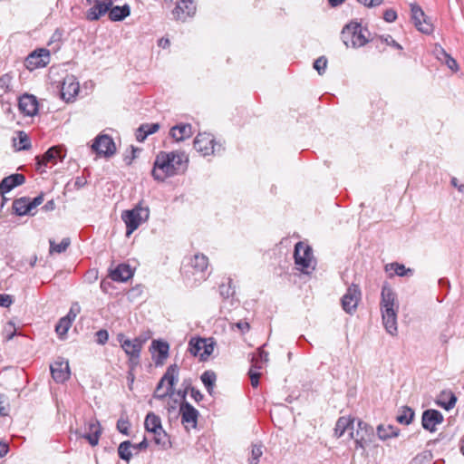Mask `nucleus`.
I'll use <instances>...</instances> for the list:
<instances>
[{"label":"nucleus","mask_w":464,"mask_h":464,"mask_svg":"<svg viewBox=\"0 0 464 464\" xmlns=\"http://www.w3.org/2000/svg\"><path fill=\"white\" fill-rule=\"evenodd\" d=\"M192 127L188 123H180L173 126L169 130L170 137L176 141H182L192 136Z\"/></svg>","instance_id":"nucleus-26"},{"label":"nucleus","mask_w":464,"mask_h":464,"mask_svg":"<svg viewBox=\"0 0 464 464\" xmlns=\"http://www.w3.org/2000/svg\"><path fill=\"white\" fill-rule=\"evenodd\" d=\"M196 12V5L192 0H180L172 14L177 20L185 21Z\"/></svg>","instance_id":"nucleus-23"},{"label":"nucleus","mask_w":464,"mask_h":464,"mask_svg":"<svg viewBox=\"0 0 464 464\" xmlns=\"http://www.w3.org/2000/svg\"><path fill=\"white\" fill-rule=\"evenodd\" d=\"M178 378L179 367L176 364L169 366L156 387L154 397L161 400L167 396L172 395L174 392V385L178 382Z\"/></svg>","instance_id":"nucleus-8"},{"label":"nucleus","mask_w":464,"mask_h":464,"mask_svg":"<svg viewBox=\"0 0 464 464\" xmlns=\"http://www.w3.org/2000/svg\"><path fill=\"white\" fill-rule=\"evenodd\" d=\"M130 423L127 417L121 416L117 421V430L119 432L128 436Z\"/></svg>","instance_id":"nucleus-43"},{"label":"nucleus","mask_w":464,"mask_h":464,"mask_svg":"<svg viewBox=\"0 0 464 464\" xmlns=\"http://www.w3.org/2000/svg\"><path fill=\"white\" fill-rule=\"evenodd\" d=\"M49 62V51L40 49L30 53L24 62L25 67L33 71L36 68L44 67Z\"/></svg>","instance_id":"nucleus-18"},{"label":"nucleus","mask_w":464,"mask_h":464,"mask_svg":"<svg viewBox=\"0 0 464 464\" xmlns=\"http://www.w3.org/2000/svg\"><path fill=\"white\" fill-rule=\"evenodd\" d=\"M71 325L72 324H70V319L61 318L55 326V332L61 338H63L66 335Z\"/></svg>","instance_id":"nucleus-40"},{"label":"nucleus","mask_w":464,"mask_h":464,"mask_svg":"<svg viewBox=\"0 0 464 464\" xmlns=\"http://www.w3.org/2000/svg\"><path fill=\"white\" fill-rule=\"evenodd\" d=\"M13 209L18 216L29 214L32 210L29 199L26 198L15 199L13 203Z\"/></svg>","instance_id":"nucleus-32"},{"label":"nucleus","mask_w":464,"mask_h":464,"mask_svg":"<svg viewBox=\"0 0 464 464\" xmlns=\"http://www.w3.org/2000/svg\"><path fill=\"white\" fill-rule=\"evenodd\" d=\"M13 76L10 73H5L0 77V88L5 92H12Z\"/></svg>","instance_id":"nucleus-42"},{"label":"nucleus","mask_w":464,"mask_h":464,"mask_svg":"<svg viewBox=\"0 0 464 464\" xmlns=\"http://www.w3.org/2000/svg\"><path fill=\"white\" fill-rule=\"evenodd\" d=\"M266 364V363H262L261 362V359L257 358V356L256 354L252 355L251 368L250 369H254L256 371H258V370L263 369Z\"/></svg>","instance_id":"nucleus-52"},{"label":"nucleus","mask_w":464,"mask_h":464,"mask_svg":"<svg viewBox=\"0 0 464 464\" xmlns=\"http://www.w3.org/2000/svg\"><path fill=\"white\" fill-rule=\"evenodd\" d=\"M25 181V177L23 174H12L8 177H5L0 182V193L5 195L10 192L13 188L17 186L24 184Z\"/></svg>","instance_id":"nucleus-25"},{"label":"nucleus","mask_w":464,"mask_h":464,"mask_svg":"<svg viewBox=\"0 0 464 464\" xmlns=\"http://www.w3.org/2000/svg\"><path fill=\"white\" fill-rule=\"evenodd\" d=\"M254 354H256L257 358L261 359L262 363H267L268 353L264 350V346L259 347Z\"/></svg>","instance_id":"nucleus-54"},{"label":"nucleus","mask_w":464,"mask_h":464,"mask_svg":"<svg viewBox=\"0 0 464 464\" xmlns=\"http://www.w3.org/2000/svg\"><path fill=\"white\" fill-rule=\"evenodd\" d=\"M232 280L228 279L227 284H222L219 286V293L224 298L233 296L235 289L231 286Z\"/></svg>","instance_id":"nucleus-44"},{"label":"nucleus","mask_w":464,"mask_h":464,"mask_svg":"<svg viewBox=\"0 0 464 464\" xmlns=\"http://www.w3.org/2000/svg\"><path fill=\"white\" fill-rule=\"evenodd\" d=\"M327 66V60L324 56H321L316 59L314 63V68L318 72L320 75L324 73Z\"/></svg>","instance_id":"nucleus-45"},{"label":"nucleus","mask_w":464,"mask_h":464,"mask_svg":"<svg viewBox=\"0 0 464 464\" xmlns=\"http://www.w3.org/2000/svg\"><path fill=\"white\" fill-rule=\"evenodd\" d=\"M390 270H393L394 274L398 276H412L413 274L412 269L406 268L404 265L397 262L390 263L385 266V271L388 272Z\"/></svg>","instance_id":"nucleus-33"},{"label":"nucleus","mask_w":464,"mask_h":464,"mask_svg":"<svg viewBox=\"0 0 464 464\" xmlns=\"http://www.w3.org/2000/svg\"><path fill=\"white\" fill-rule=\"evenodd\" d=\"M414 417V411L409 407H402L396 420L399 423L408 425L411 422Z\"/></svg>","instance_id":"nucleus-37"},{"label":"nucleus","mask_w":464,"mask_h":464,"mask_svg":"<svg viewBox=\"0 0 464 464\" xmlns=\"http://www.w3.org/2000/svg\"><path fill=\"white\" fill-rule=\"evenodd\" d=\"M381 312L383 325L391 335L397 334V313L399 303L396 293L385 283L382 286L381 292Z\"/></svg>","instance_id":"nucleus-3"},{"label":"nucleus","mask_w":464,"mask_h":464,"mask_svg":"<svg viewBox=\"0 0 464 464\" xmlns=\"http://www.w3.org/2000/svg\"><path fill=\"white\" fill-rule=\"evenodd\" d=\"M182 385L184 386V390L182 392H179L178 394L180 395L183 399L189 392L192 399L195 401L199 402L203 399V394L195 387H192L189 382L187 383L186 381L183 382Z\"/></svg>","instance_id":"nucleus-34"},{"label":"nucleus","mask_w":464,"mask_h":464,"mask_svg":"<svg viewBox=\"0 0 464 464\" xmlns=\"http://www.w3.org/2000/svg\"><path fill=\"white\" fill-rule=\"evenodd\" d=\"M117 340L121 344L127 356L129 362L132 366H135L140 362V352L145 343L140 337H136L133 340L127 338L123 334L117 335Z\"/></svg>","instance_id":"nucleus-9"},{"label":"nucleus","mask_w":464,"mask_h":464,"mask_svg":"<svg viewBox=\"0 0 464 464\" xmlns=\"http://www.w3.org/2000/svg\"><path fill=\"white\" fill-rule=\"evenodd\" d=\"M295 263L296 268L304 274H310L315 267V260L311 246L304 242H298L295 246Z\"/></svg>","instance_id":"nucleus-7"},{"label":"nucleus","mask_w":464,"mask_h":464,"mask_svg":"<svg viewBox=\"0 0 464 464\" xmlns=\"http://www.w3.org/2000/svg\"><path fill=\"white\" fill-rule=\"evenodd\" d=\"M208 258L203 254H196L183 266L185 281L189 286H196L208 278Z\"/></svg>","instance_id":"nucleus-4"},{"label":"nucleus","mask_w":464,"mask_h":464,"mask_svg":"<svg viewBox=\"0 0 464 464\" xmlns=\"http://www.w3.org/2000/svg\"><path fill=\"white\" fill-rule=\"evenodd\" d=\"M18 108L26 116H34L38 111V102L35 96L24 94L18 102Z\"/></svg>","instance_id":"nucleus-24"},{"label":"nucleus","mask_w":464,"mask_h":464,"mask_svg":"<svg viewBox=\"0 0 464 464\" xmlns=\"http://www.w3.org/2000/svg\"><path fill=\"white\" fill-rule=\"evenodd\" d=\"M159 45L163 47V48H166L167 46L169 45V39H164V38H161L159 42Z\"/></svg>","instance_id":"nucleus-64"},{"label":"nucleus","mask_w":464,"mask_h":464,"mask_svg":"<svg viewBox=\"0 0 464 464\" xmlns=\"http://www.w3.org/2000/svg\"><path fill=\"white\" fill-rule=\"evenodd\" d=\"M377 435L380 440H386L391 438H395L399 435V430L392 425L380 424L377 427Z\"/></svg>","instance_id":"nucleus-30"},{"label":"nucleus","mask_w":464,"mask_h":464,"mask_svg":"<svg viewBox=\"0 0 464 464\" xmlns=\"http://www.w3.org/2000/svg\"><path fill=\"white\" fill-rule=\"evenodd\" d=\"M43 201H44L43 195H39V196L35 197L32 201L29 200L31 208L32 209L35 208L37 206L41 205L43 203Z\"/></svg>","instance_id":"nucleus-58"},{"label":"nucleus","mask_w":464,"mask_h":464,"mask_svg":"<svg viewBox=\"0 0 464 464\" xmlns=\"http://www.w3.org/2000/svg\"><path fill=\"white\" fill-rule=\"evenodd\" d=\"M150 213L149 207L142 202L131 209L122 211L121 219L126 225V237H129L141 224L145 223L150 218Z\"/></svg>","instance_id":"nucleus-6"},{"label":"nucleus","mask_w":464,"mask_h":464,"mask_svg":"<svg viewBox=\"0 0 464 464\" xmlns=\"http://www.w3.org/2000/svg\"><path fill=\"white\" fill-rule=\"evenodd\" d=\"M9 450V446L7 443L0 441V459L5 457Z\"/></svg>","instance_id":"nucleus-61"},{"label":"nucleus","mask_w":464,"mask_h":464,"mask_svg":"<svg viewBox=\"0 0 464 464\" xmlns=\"http://www.w3.org/2000/svg\"><path fill=\"white\" fill-rule=\"evenodd\" d=\"M200 379H201L203 384L205 385L208 392L209 394H211L215 382L217 380L216 373L212 371H206L202 373Z\"/></svg>","instance_id":"nucleus-36"},{"label":"nucleus","mask_w":464,"mask_h":464,"mask_svg":"<svg viewBox=\"0 0 464 464\" xmlns=\"http://www.w3.org/2000/svg\"><path fill=\"white\" fill-rule=\"evenodd\" d=\"M76 317V313L73 311L72 308H71V310L69 311V313L67 314L66 316H64L63 318H68L70 319V324H72V321L75 319Z\"/></svg>","instance_id":"nucleus-63"},{"label":"nucleus","mask_w":464,"mask_h":464,"mask_svg":"<svg viewBox=\"0 0 464 464\" xmlns=\"http://www.w3.org/2000/svg\"><path fill=\"white\" fill-rule=\"evenodd\" d=\"M263 455L262 445H252L251 457L248 459L249 464H257L260 457Z\"/></svg>","instance_id":"nucleus-41"},{"label":"nucleus","mask_w":464,"mask_h":464,"mask_svg":"<svg viewBox=\"0 0 464 464\" xmlns=\"http://www.w3.org/2000/svg\"><path fill=\"white\" fill-rule=\"evenodd\" d=\"M130 14V8L129 5H124L122 6H112L108 12L109 18L111 21L118 22L122 21Z\"/></svg>","instance_id":"nucleus-28"},{"label":"nucleus","mask_w":464,"mask_h":464,"mask_svg":"<svg viewBox=\"0 0 464 464\" xmlns=\"http://www.w3.org/2000/svg\"><path fill=\"white\" fill-rule=\"evenodd\" d=\"M370 33L357 22H351L342 30V39L347 47L359 48L369 42Z\"/></svg>","instance_id":"nucleus-5"},{"label":"nucleus","mask_w":464,"mask_h":464,"mask_svg":"<svg viewBox=\"0 0 464 464\" xmlns=\"http://www.w3.org/2000/svg\"><path fill=\"white\" fill-rule=\"evenodd\" d=\"M179 414L181 416V423L186 430H188L197 427L199 413L190 403L183 401L179 406Z\"/></svg>","instance_id":"nucleus-14"},{"label":"nucleus","mask_w":464,"mask_h":464,"mask_svg":"<svg viewBox=\"0 0 464 464\" xmlns=\"http://www.w3.org/2000/svg\"><path fill=\"white\" fill-rule=\"evenodd\" d=\"M361 298V291L357 285H352L348 287L347 292L344 294V295L342 298V306L343 309L352 314L353 312H355L358 302Z\"/></svg>","instance_id":"nucleus-16"},{"label":"nucleus","mask_w":464,"mask_h":464,"mask_svg":"<svg viewBox=\"0 0 464 464\" xmlns=\"http://www.w3.org/2000/svg\"><path fill=\"white\" fill-rule=\"evenodd\" d=\"M93 5L87 11L86 19L89 21H97L102 15L109 12L113 5L112 0L92 1Z\"/></svg>","instance_id":"nucleus-19"},{"label":"nucleus","mask_w":464,"mask_h":464,"mask_svg":"<svg viewBox=\"0 0 464 464\" xmlns=\"http://www.w3.org/2000/svg\"><path fill=\"white\" fill-rule=\"evenodd\" d=\"M151 433L154 434V442L157 445L166 448L167 445L169 443V436L162 427H160V430H157L156 431H152Z\"/></svg>","instance_id":"nucleus-38"},{"label":"nucleus","mask_w":464,"mask_h":464,"mask_svg":"<svg viewBox=\"0 0 464 464\" xmlns=\"http://www.w3.org/2000/svg\"><path fill=\"white\" fill-rule=\"evenodd\" d=\"M440 52L446 57V64L448 65V67L451 70L456 71L458 69V63H457L456 60L453 59L452 57H450L449 54H447L443 49H440Z\"/></svg>","instance_id":"nucleus-53"},{"label":"nucleus","mask_w":464,"mask_h":464,"mask_svg":"<svg viewBox=\"0 0 464 464\" xmlns=\"http://www.w3.org/2000/svg\"><path fill=\"white\" fill-rule=\"evenodd\" d=\"M411 19L418 31L430 34L433 31L432 24L428 20L426 14L420 5L411 4Z\"/></svg>","instance_id":"nucleus-13"},{"label":"nucleus","mask_w":464,"mask_h":464,"mask_svg":"<svg viewBox=\"0 0 464 464\" xmlns=\"http://www.w3.org/2000/svg\"><path fill=\"white\" fill-rule=\"evenodd\" d=\"M194 148L203 156L219 153L223 150L221 144L216 143L209 133H198L194 140Z\"/></svg>","instance_id":"nucleus-10"},{"label":"nucleus","mask_w":464,"mask_h":464,"mask_svg":"<svg viewBox=\"0 0 464 464\" xmlns=\"http://www.w3.org/2000/svg\"><path fill=\"white\" fill-rule=\"evenodd\" d=\"M367 7H374L382 4L383 0H357Z\"/></svg>","instance_id":"nucleus-57"},{"label":"nucleus","mask_w":464,"mask_h":464,"mask_svg":"<svg viewBox=\"0 0 464 464\" xmlns=\"http://www.w3.org/2000/svg\"><path fill=\"white\" fill-rule=\"evenodd\" d=\"M132 444L129 440L122 441L119 447H118V454L119 457L125 460L126 462H129L132 457Z\"/></svg>","instance_id":"nucleus-35"},{"label":"nucleus","mask_w":464,"mask_h":464,"mask_svg":"<svg viewBox=\"0 0 464 464\" xmlns=\"http://www.w3.org/2000/svg\"><path fill=\"white\" fill-rule=\"evenodd\" d=\"M2 396H0V416H5L8 413L7 409L3 405Z\"/></svg>","instance_id":"nucleus-62"},{"label":"nucleus","mask_w":464,"mask_h":464,"mask_svg":"<svg viewBox=\"0 0 464 464\" xmlns=\"http://www.w3.org/2000/svg\"><path fill=\"white\" fill-rule=\"evenodd\" d=\"M80 90V84L74 75H66L61 83V98L72 102Z\"/></svg>","instance_id":"nucleus-15"},{"label":"nucleus","mask_w":464,"mask_h":464,"mask_svg":"<svg viewBox=\"0 0 464 464\" xmlns=\"http://www.w3.org/2000/svg\"><path fill=\"white\" fill-rule=\"evenodd\" d=\"M96 337L97 343L103 345L107 343L109 339V334L106 330L102 329L96 333Z\"/></svg>","instance_id":"nucleus-49"},{"label":"nucleus","mask_w":464,"mask_h":464,"mask_svg":"<svg viewBox=\"0 0 464 464\" xmlns=\"http://www.w3.org/2000/svg\"><path fill=\"white\" fill-rule=\"evenodd\" d=\"M383 19L388 23H392L397 19V13L394 9H387L383 13Z\"/></svg>","instance_id":"nucleus-51"},{"label":"nucleus","mask_w":464,"mask_h":464,"mask_svg":"<svg viewBox=\"0 0 464 464\" xmlns=\"http://www.w3.org/2000/svg\"><path fill=\"white\" fill-rule=\"evenodd\" d=\"M12 304H13V299H12L11 295L0 294V306L7 308Z\"/></svg>","instance_id":"nucleus-55"},{"label":"nucleus","mask_w":464,"mask_h":464,"mask_svg":"<svg viewBox=\"0 0 464 464\" xmlns=\"http://www.w3.org/2000/svg\"><path fill=\"white\" fill-rule=\"evenodd\" d=\"M49 243H50V253L53 254L55 252V253L60 254V253L66 251V249L68 248V246L71 244V241L68 237H65L61 241L60 244H55V242L53 240H50Z\"/></svg>","instance_id":"nucleus-39"},{"label":"nucleus","mask_w":464,"mask_h":464,"mask_svg":"<svg viewBox=\"0 0 464 464\" xmlns=\"http://www.w3.org/2000/svg\"><path fill=\"white\" fill-rule=\"evenodd\" d=\"M65 157V151L62 146H53L50 148L44 155L37 157L38 165L47 167L49 163L56 164L57 160H62Z\"/></svg>","instance_id":"nucleus-20"},{"label":"nucleus","mask_w":464,"mask_h":464,"mask_svg":"<svg viewBox=\"0 0 464 464\" xmlns=\"http://www.w3.org/2000/svg\"><path fill=\"white\" fill-rule=\"evenodd\" d=\"M133 276V272L129 265H119L111 274V277L116 282H125Z\"/></svg>","instance_id":"nucleus-27"},{"label":"nucleus","mask_w":464,"mask_h":464,"mask_svg":"<svg viewBox=\"0 0 464 464\" xmlns=\"http://www.w3.org/2000/svg\"><path fill=\"white\" fill-rule=\"evenodd\" d=\"M102 434V427L96 419H92L84 425V432L79 435L84 438L92 446H96Z\"/></svg>","instance_id":"nucleus-17"},{"label":"nucleus","mask_w":464,"mask_h":464,"mask_svg":"<svg viewBox=\"0 0 464 464\" xmlns=\"http://www.w3.org/2000/svg\"><path fill=\"white\" fill-rule=\"evenodd\" d=\"M248 375H249V378H250V381H251V385L254 388H256L258 386V384H259V378L261 376V373L258 371H256L254 369H250L249 372H248Z\"/></svg>","instance_id":"nucleus-46"},{"label":"nucleus","mask_w":464,"mask_h":464,"mask_svg":"<svg viewBox=\"0 0 464 464\" xmlns=\"http://www.w3.org/2000/svg\"><path fill=\"white\" fill-rule=\"evenodd\" d=\"M188 156L182 151H160L154 161L151 174L158 181L178 175L186 169Z\"/></svg>","instance_id":"nucleus-1"},{"label":"nucleus","mask_w":464,"mask_h":464,"mask_svg":"<svg viewBox=\"0 0 464 464\" xmlns=\"http://www.w3.org/2000/svg\"><path fill=\"white\" fill-rule=\"evenodd\" d=\"M52 377L56 382H64L70 377V367L68 361L57 360L50 366Z\"/></svg>","instance_id":"nucleus-21"},{"label":"nucleus","mask_w":464,"mask_h":464,"mask_svg":"<svg viewBox=\"0 0 464 464\" xmlns=\"http://www.w3.org/2000/svg\"><path fill=\"white\" fill-rule=\"evenodd\" d=\"M215 343L212 339L192 338L188 343V351L194 356H199L205 361L214 352Z\"/></svg>","instance_id":"nucleus-11"},{"label":"nucleus","mask_w":464,"mask_h":464,"mask_svg":"<svg viewBox=\"0 0 464 464\" xmlns=\"http://www.w3.org/2000/svg\"><path fill=\"white\" fill-rule=\"evenodd\" d=\"M19 139L21 150H27L30 148V140L25 134L21 133Z\"/></svg>","instance_id":"nucleus-56"},{"label":"nucleus","mask_w":464,"mask_h":464,"mask_svg":"<svg viewBox=\"0 0 464 464\" xmlns=\"http://www.w3.org/2000/svg\"><path fill=\"white\" fill-rule=\"evenodd\" d=\"M353 419L350 417H340L335 424L334 435L341 438L346 431H349V439L354 440L356 449L364 450L372 442L373 429L362 420L358 421V429L353 431Z\"/></svg>","instance_id":"nucleus-2"},{"label":"nucleus","mask_w":464,"mask_h":464,"mask_svg":"<svg viewBox=\"0 0 464 464\" xmlns=\"http://www.w3.org/2000/svg\"><path fill=\"white\" fill-rule=\"evenodd\" d=\"M160 129L159 123H146L141 125V130H143L146 131V133L149 135L153 134L157 132Z\"/></svg>","instance_id":"nucleus-48"},{"label":"nucleus","mask_w":464,"mask_h":464,"mask_svg":"<svg viewBox=\"0 0 464 464\" xmlns=\"http://www.w3.org/2000/svg\"><path fill=\"white\" fill-rule=\"evenodd\" d=\"M151 349L158 353V360L156 363L162 362L169 356V345L167 342L161 340H153Z\"/></svg>","instance_id":"nucleus-29"},{"label":"nucleus","mask_w":464,"mask_h":464,"mask_svg":"<svg viewBox=\"0 0 464 464\" xmlns=\"http://www.w3.org/2000/svg\"><path fill=\"white\" fill-rule=\"evenodd\" d=\"M380 40L382 42V43H385L386 44L388 45H392L393 47H395L396 49H399V50H401L402 47L400 44H398L391 35L387 34V35H382L380 36Z\"/></svg>","instance_id":"nucleus-47"},{"label":"nucleus","mask_w":464,"mask_h":464,"mask_svg":"<svg viewBox=\"0 0 464 464\" xmlns=\"http://www.w3.org/2000/svg\"><path fill=\"white\" fill-rule=\"evenodd\" d=\"M145 430L149 432L156 431L157 430H160L161 420L160 418L153 412H149L144 420Z\"/></svg>","instance_id":"nucleus-31"},{"label":"nucleus","mask_w":464,"mask_h":464,"mask_svg":"<svg viewBox=\"0 0 464 464\" xmlns=\"http://www.w3.org/2000/svg\"><path fill=\"white\" fill-rule=\"evenodd\" d=\"M147 137H148V134L146 133V131L144 130H143V131L141 130V125H140L136 132L137 140L140 142H142L143 140H145V139Z\"/></svg>","instance_id":"nucleus-59"},{"label":"nucleus","mask_w":464,"mask_h":464,"mask_svg":"<svg viewBox=\"0 0 464 464\" xmlns=\"http://www.w3.org/2000/svg\"><path fill=\"white\" fill-rule=\"evenodd\" d=\"M457 402V398L456 396L453 394V393H450V399L447 402H440V405L447 410V411H450L451 410L452 408H454L455 404Z\"/></svg>","instance_id":"nucleus-50"},{"label":"nucleus","mask_w":464,"mask_h":464,"mask_svg":"<svg viewBox=\"0 0 464 464\" xmlns=\"http://www.w3.org/2000/svg\"><path fill=\"white\" fill-rule=\"evenodd\" d=\"M92 149L99 156L106 158H110L116 153V145L112 138L107 134L98 135L93 140Z\"/></svg>","instance_id":"nucleus-12"},{"label":"nucleus","mask_w":464,"mask_h":464,"mask_svg":"<svg viewBox=\"0 0 464 464\" xmlns=\"http://www.w3.org/2000/svg\"><path fill=\"white\" fill-rule=\"evenodd\" d=\"M443 421V415L437 410H426L422 413L421 424L422 427L433 432L436 430V425Z\"/></svg>","instance_id":"nucleus-22"},{"label":"nucleus","mask_w":464,"mask_h":464,"mask_svg":"<svg viewBox=\"0 0 464 464\" xmlns=\"http://www.w3.org/2000/svg\"><path fill=\"white\" fill-rule=\"evenodd\" d=\"M148 445V440L146 438H144L140 443L134 445L132 444V449L136 450H141L147 449Z\"/></svg>","instance_id":"nucleus-60"}]
</instances>
